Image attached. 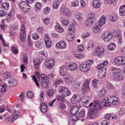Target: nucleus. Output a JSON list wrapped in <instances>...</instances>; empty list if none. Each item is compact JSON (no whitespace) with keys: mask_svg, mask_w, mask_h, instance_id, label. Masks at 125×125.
Wrapping results in <instances>:
<instances>
[{"mask_svg":"<svg viewBox=\"0 0 125 125\" xmlns=\"http://www.w3.org/2000/svg\"><path fill=\"white\" fill-rule=\"evenodd\" d=\"M114 62L117 65L123 66L125 65V57L123 56H119L115 58Z\"/></svg>","mask_w":125,"mask_h":125,"instance_id":"obj_1","label":"nucleus"},{"mask_svg":"<svg viewBox=\"0 0 125 125\" xmlns=\"http://www.w3.org/2000/svg\"><path fill=\"white\" fill-rule=\"evenodd\" d=\"M94 51L95 52L94 53V55H96L98 57L100 58L103 55L104 50L103 47L99 46L95 48Z\"/></svg>","mask_w":125,"mask_h":125,"instance_id":"obj_2","label":"nucleus"},{"mask_svg":"<svg viewBox=\"0 0 125 125\" xmlns=\"http://www.w3.org/2000/svg\"><path fill=\"white\" fill-rule=\"evenodd\" d=\"M107 99L108 102L113 105L118 104L119 101L117 100V97L115 96L108 95L107 97Z\"/></svg>","mask_w":125,"mask_h":125,"instance_id":"obj_3","label":"nucleus"},{"mask_svg":"<svg viewBox=\"0 0 125 125\" xmlns=\"http://www.w3.org/2000/svg\"><path fill=\"white\" fill-rule=\"evenodd\" d=\"M112 38V34L108 32L104 33L102 36V38L105 42H108Z\"/></svg>","mask_w":125,"mask_h":125,"instance_id":"obj_4","label":"nucleus"},{"mask_svg":"<svg viewBox=\"0 0 125 125\" xmlns=\"http://www.w3.org/2000/svg\"><path fill=\"white\" fill-rule=\"evenodd\" d=\"M67 69L70 71H74L77 69V64L73 62H70L67 65Z\"/></svg>","mask_w":125,"mask_h":125,"instance_id":"obj_5","label":"nucleus"},{"mask_svg":"<svg viewBox=\"0 0 125 125\" xmlns=\"http://www.w3.org/2000/svg\"><path fill=\"white\" fill-rule=\"evenodd\" d=\"M80 70L83 72L86 73L88 72L90 69V66L85 63H82L80 66Z\"/></svg>","mask_w":125,"mask_h":125,"instance_id":"obj_6","label":"nucleus"},{"mask_svg":"<svg viewBox=\"0 0 125 125\" xmlns=\"http://www.w3.org/2000/svg\"><path fill=\"white\" fill-rule=\"evenodd\" d=\"M60 92L63 96L66 97L70 95V91L66 87H63L60 90Z\"/></svg>","mask_w":125,"mask_h":125,"instance_id":"obj_7","label":"nucleus"},{"mask_svg":"<svg viewBox=\"0 0 125 125\" xmlns=\"http://www.w3.org/2000/svg\"><path fill=\"white\" fill-rule=\"evenodd\" d=\"M106 68H103L100 70L98 73V77L99 79L103 78L106 75Z\"/></svg>","mask_w":125,"mask_h":125,"instance_id":"obj_8","label":"nucleus"},{"mask_svg":"<svg viewBox=\"0 0 125 125\" xmlns=\"http://www.w3.org/2000/svg\"><path fill=\"white\" fill-rule=\"evenodd\" d=\"M90 81L88 80H86L85 81L84 83L82 85V90L83 93H85L87 90L89 88V84Z\"/></svg>","mask_w":125,"mask_h":125,"instance_id":"obj_9","label":"nucleus"},{"mask_svg":"<svg viewBox=\"0 0 125 125\" xmlns=\"http://www.w3.org/2000/svg\"><path fill=\"white\" fill-rule=\"evenodd\" d=\"M53 61L51 59H50L45 61V65L49 69H51L53 67Z\"/></svg>","mask_w":125,"mask_h":125,"instance_id":"obj_10","label":"nucleus"},{"mask_svg":"<svg viewBox=\"0 0 125 125\" xmlns=\"http://www.w3.org/2000/svg\"><path fill=\"white\" fill-rule=\"evenodd\" d=\"M80 100V97L78 95H73L71 99L72 103L74 104L77 103Z\"/></svg>","mask_w":125,"mask_h":125,"instance_id":"obj_11","label":"nucleus"},{"mask_svg":"<svg viewBox=\"0 0 125 125\" xmlns=\"http://www.w3.org/2000/svg\"><path fill=\"white\" fill-rule=\"evenodd\" d=\"M116 38L117 42L120 45L121 44L123 41L121 34L119 31H117L116 32Z\"/></svg>","mask_w":125,"mask_h":125,"instance_id":"obj_12","label":"nucleus"},{"mask_svg":"<svg viewBox=\"0 0 125 125\" xmlns=\"http://www.w3.org/2000/svg\"><path fill=\"white\" fill-rule=\"evenodd\" d=\"M95 22V20L87 19L85 21L84 24L86 27H89L92 26Z\"/></svg>","mask_w":125,"mask_h":125,"instance_id":"obj_13","label":"nucleus"},{"mask_svg":"<svg viewBox=\"0 0 125 125\" xmlns=\"http://www.w3.org/2000/svg\"><path fill=\"white\" fill-rule=\"evenodd\" d=\"M56 46L58 48L61 49H65L66 47V43L63 41H61L56 43Z\"/></svg>","mask_w":125,"mask_h":125,"instance_id":"obj_14","label":"nucleus"},{"mask_svg":"<svg viewBox=\"0 0 125 125\" xmlns=\"http://www.w3.org/2000/svg\"><path fill=\"white\" fill-rule=\"evenodd\" d=\"M44 40L46 47L48 48H50L52 45V43L49 37L46 36L44 38Z\"/></svg>","mask_w":125,"mask_h":125,"instance_id":"obj_15","label":"nucleus"},{"mask_svg":"<svg viewBox=\"0 0 125 125\" xmlns=\"http://www.w3.org/2000/svg\"><path fill=\"white\" fill-rule=\"evenodd\" d=\"M49 80L48 79L44 81L43 80L42 81H41V84L43 88L47 89L49 87V86L48 83Z\"/></svg>","mask_w":125,"mask_h":125,"instance_id":"obj_16","label":"nucleus"},{"mask_svg":"<svg viewBox=\"0 0 125 125\" xmlns=\"http://www.w3.org/2000/svg\"><path fill=\"white\" fill-rule=\"evenodd\" d=\"M67 71L66 67L65 66H62L60 68V73L61 75L64 76Z\"/></svg>","mask_w":125,"mask_h":125,"instance_id":"obj_17","label":"nucleus"},{"mask_svg":"<svg viewBox=\"0 0 125 125\" xmlns=\"http://www.w3.org/2000/svg\"><path fill=\"white\" fill-rule=\"evenodd\" d=\"M40 108L41 111L43 113L46 112L48 110V106L45 103H42L41 104Z\"/></svg>","mask_w":125,"mask_h":125,"instance_id":"obj_18","label":"nucleus"},{"mask_svg":"<svg viewBox=\"0 0 125 125\" xmlns=\"http://www.w3.org/2000/svg\"><path fill=\"white\" fill-rule=\"evenodd\" d=\"M90 99V97L87 96H84L82 97L81 98H80V101L82 102H83L84 104L88 103Z\"/></svg>","mask_w":125,"mask_h":125,"instance_id":"obj_19","label":"nucleus"},{"mask_svg":"<svg viewBox=\"0 0 125 125\" xmlns=\"http://www.w3.org/2000/svg\"><path fill=\"white\" fill-rule=\"evenodd\" d=\"M112 71L113 74V75H115L120 73L121 70L120 68L114 67L112 69Z\"/></svg>","mask_w":125,"mask_h":125,"instance_id":"obj_20","label":"nucleus"},{"mask_svg":"<svg viewBox=\"0 0 125 125\" xmlns=\"http://www.w3.org/2000/svg\"><path fill=\"white\" fill-rule=\"evenodd\" d=\"M80 107H79L75 105L74 106L70 111V113L73 115H75L79 111V109Z\"/></svg>","mask_w":125,"mask_h":125,"instance_id":"obj_21","label":"nucleus"},{"mask_svg":"<svg viewBox=\"0 0 125 125\" xmlns=\"http://www.w3.org/2000/svg\"><path fill=\"white\" fill-rule=\"evenodd\" d=\"M64 81L67 83H69L71 82L72 81L73 79L70 75H66L64 77Z\"/></svg>","mask_w":125,"mask_h":125,"instance_id":"obj_22","label":"nucleus"},{"mask_svg":"<svg viewBox=\"0 0 125 125\" xmlns=\"http://www.w3.org/2000/svg\"><path fill=\"white\" fill-rule=\"evenodd\" d=\"M94 107L97 110H100L102 108V106L100 104L99 100H96L95 101L94 104Z\"/></svg>","mask_w":125,"mask_h":125,"instance_id":"obj_23","label":"nucleus"},{"mask_svg":"<svg viewBox=\"0 0 125 125\" xmlns=\"http://www.w3.org/2000/svg\"><path fill=\"white\" fill-rule=\"evenodd\" d=\"M92 5L94 8H97L100 7L101 4L99 0H94Z\"/></svg>","mask_w":125,"mask_h":125,"instance_id":"obj_24","label":"nucleus"},{"mask_svg":"<svg viewBox=\"0 0 125 125\" xmlns=\"http://www.w3.org/2000/svg\"><path fill=\"white\" fill-rule=\"evenodd\" d=\"M55 30L59 33H62L64 31L63 29L59 24H57V25L54 28Z\"/></svg>","mask_w":125,"mask_h":125,"instance_id":"obj_25","label":"nucleus"},{"mask_svg":"<svg viewBox=\"0 0 125 125\" xmlns=\"http://www.w3.org/2000/svg\"><path fill=\"white\" fill-rule=\"evenodd\" d=\"M119 14L122 16L125 15V5L121 6L119 9Z\"/></svg>","mask_w":125,"mask_h":125,"instance_id":"obj_26","label":"nucleus"},{"mask_svg":"<svg viewBox=\"0 0 125 125\" xmlns=\"http://www.w3.org/2000/svg\"><path fill=\"white\" fill-rule=\"evenodd\" d=\"M101 26L99 25L95 24L93 28V30L94 32L95 33H97L99 31L101 28Z\"/></svg>","mask_w":125,"mask_h":125,"instance_id":"obj_27","label":"nucleus"},{"mask_svg":"<svg viewBox=\"0 0 125 125\" xmlns=\"http://www.w3.org/2000/svg\"><path fill=\"white\" fill-rule=\"evenodd\" d=\"M113 77L114 79L116 80L120 81L123 79V77L122 75L120 73L115 75H113Z\"/></svg>","mask_w":125,"mask_h":125,"instance_id":"obj_28","label":"nucleus"},{"mask_svg":"<svg viewBox=\"0 0 125 125\" xmlns=\"http://www.w3.org/2000/svg\"><path fill=\"white\" fill-rule=\"evenodd\" d=\"M75 28L72 25H70L69 26L68 31L70 34H74L75 32Z\"/></svg>","mask_w":125,"mask_h":125,"instance_id":"obj_29","label":"nucleus"},{"mask_svg":"<svg viewBox=\"0 0 125 125\" xmlns=\"http://www.w3.org/2000/svg\"><path fill=\"white\" fill-rule=\"evenodd\" d=\"M33 62L35 68L36 69L38 68L40 63L39 61L37 59L35 58L33 59Z\"/></svg>","mask_w":125,"mask_h":125,"instance_id":"obj_30","label":"nucleus"},{"mask_svg":"<svg viewBox=\"0 0 125 125\" xmlns=\"http://www.w3.org/2000/svg\"><path fill=\"white\" fill-rule=\"evenodd\" d=\"M106 90L105 89H102L98 91V96L99 97H103L105 94Z\"/></svg>","mask_w":125,"mask_h":125,"instance_id":"obj_31","label":"nucleus"},{"mask_svg":"<svg viewBox=\"0 0 125 125\" xmlns=\"http://www.w3.org/2000/svg\"><path fill=\"white\" fill-rule=\"evenodd\" d=\"M30 6L28 4V5L27 6L24 7L23 8L21 9V10L25 13H27L30 11Z\"/></svg>","mask_w":125,"mask_h":125,"instance_id":"obj_32","label":"nucleus"},{"mask_svg":"<svg viewBox=\"0 0 125 125\" xmlns=\"http://www.w3.org/2000/svg\"><path fill=\"white\" fill-rule=\"evenodd\" d=\"M105 17H101L99 21V25L101 26L104 24L105 22Z\"/></svg>","mask_w":125,"mask_h":125,"instance_id":"obj_33","label":"nucleus"},{"mask_svg":"<svg viewBox=\"0 0 125 125\" xmlns=\"http://www.w3.org/2000/svg\"><path fill=\"white\" fill-rule=\"evenodd\" d=\"M20 115V113L18 111H16L15 110H14V112L12 114L14 118L15 119H17L19 116Z\"/></svg>","mask_w":125,"mask_h":125,"instance_id":"obj_34","label":"nucleus"},{"mask_svg":"<svg viewBox=\"0 0 125 125\" xmlns=\"http://www.w3.org/2000/svg\"><path fill=\"white\" fill-rule=\"evenodd\" d=\"M116 47L115 44L114 43H111L108 47V50L110 51L114 50Z\"/></svg>","mask_w":125,"mask_h":125,"instance_id":"obj_35","label":"nucleus"},{"mask_svg":"<svg viewBox=\"0 0 125 125\" xmlns=\"http://www.w3.org/2000/svg\"><path fill=\"white\" fill-rule=\"evenodd\" d=\"M73 35L70 34L66 37V39L67 41L69 42H72L73 41L74 37Z\"/></svg>","mask_w":125,"mask_h":125,"instance_id":"obj_36","label":"nucleus"},{"mask_svg":"<svg viewBox=\"0 0 125 125\" xmlns=\"http://www.w3.org/2000/svg\"><path fill=\"white\" fill-rule=\"evenodd\" d=\"M28 3H27L26 1L20 2L19 4V7L20 10L24 7L27 6L28 5Z\"/></svg>","mask_w":125,"mask_h":125,"instance_id":"obj_37","label":"nucleus"},{"mask_svg":"<svg viewBox=\"0 0 125 125\" xmlns=\"http://www.w3.org/2000/svg\"><path fill=\"white\" fill-rule=\"evenodd\" d=\"M10 74V73L9 72H6L3 74L2 76L5 79V81L6 80V79H8L9 78Z\"/></svg>","mask_w":125,"mask_h":125,"instance_id":"obj_38","label":"nucleus"},{"mask_svg":"<svg viewBox=\"0 0 125 125\" xmlns=\"http://www.w3.org/2000/svg\"><path fill=\"white\" fill-rule=\"evenodd\" d=\"M20 38L21 41L24 42L26 41V36L25 33L21 32L20 36Z\"/></svg>","mask_w":125,"mask_h":125,"instance_id":"obj_39","label":"nucleus"},{"mask_svg":"<svg viewBox=\"0 0 125 125\" xmlns=\"http://www.w3.org/2000/svg\"><path fill=\"white\" fill-rule=\"evenodd\" d=\"M75 16L76 18L78 20H81L82 18V15L79 12H77L75 13Z\"/></svg>","mask_w":125,"mask_h":125,"instance_id":"obj_40","label":"nucleus"},{"mask_svg":"<svg viewBox=\"0 0 125 125\" xmlns=\"http://www.w3.org/2000/svg\"><path fill=\"white\" fill-rule=\"evenodd\" d=\"M98 116V115L97 113H95L92 115H90L87 117L86 119H93L96 118Z\"/></svg>","mask_w":125,"mask_h":125,"instance_id":"obj_41","label":"nucleus"},{"mask_svg":"<svg viewBox=\"0 0 125 125\" xmlns=\"http://www.w3.org/2000/svg\"><path fill=\"white\" fill-rule=\"evenodd\" d=\"M22 60L24 64H27L28 61V58L27 54H23Z\"/></svg>","mask_w":125,"mask_h":125,"instance_id":"obj_42","label":"nucleus"},{"mask_svg":"<svg viewBox=\"0 0 125 125\" xmlns=\"http://www.w3.org/2000/svg\"><path fill=\"white\" fill-rule=\"evenodd\" d=\"M118 18L117 16L116 15H113L111 16L110 17V21H114L117 20Z\"/></svg>","mask_w":125,"mask_h":125,"instance_id":"obj_43","label":"nucleus"},{"mask_svg":"<svg viewBox=\"0 0 125 125\" xmlns=\"http://www.w3.org/2000/svg\"><path fill=\"white\" fill-rule=\"evenodd\" d=\"M74 55L75 57L78 59L82 58L83 56L81 54L78 53L76 52L74 53Z\"/></svg>","mask_w":125,"mask_h":125,"instance_id":"obj_44","label":"nucleus"},{"mask_svg":"<svg viewBox=\"0 0 125 125\" xmlns=\"http://www.w3.org/2000/svg\"><path fill=\"white\" fill-rule=\"evenodd\" d=\"M62 23L65 26H67L69 24V21L67 19H63L61 21Z\"/></svg>","mask_w":125,"mask_h":125,"instance_id":"obj_45","label":"nucleus"},{"mask_svg":"<svg viewBox=\"0 0 125 125\" xmlns=\"http://www.w3.org/2000/svg\"><path fill=\"white\" fill-rule=\"evenodd\" d=\"M85 114V111L84 109H82L79 112L78 115L81 117H83L84 116Z\"/></svg>","mask_w":125,"mask_h":125,"instance_id":"obj_46","label":"nucleus"},{"mask_svg":"<svg viewBox=\"0 0 125 125\" xmlns=\"http://www.w3.org/2000/svg\"><path fill=\"white\" fill-rule=\"evenodd\" d=\"M14 119L13 115H10L7 118V120L9 122L11 123H12L13 122Z\"/></svg>","mask_w":125,"mask_h":125,"instance_id":"obj_47","label":"nucleus"},{"mask_svg":"<svg viewBox=\"0 0 125 125\" xmlns=\"http://www.w3.org/2000/svg\"><path fill=\"white\" fill-rule=\"evenodd\" d=\"M54 94V91L52 89L48 90L47 92V95L49 97H52Z\"/></svg>","mask_w":125,"mask_h":125,"instance_id":"obj_48","label":"nucleus"},{"mask_svg":"<svg viewBox=\"0 0 125 125\" xmlns=\"http://www.w3.org/2000/svg\"><path fill=\"white\" fill-rule=\"evenodd\" d=\"M59 5V2L58 1H55L53 2V6L54 9H56L58 8Z\"/></svg>","mask_w":125,"mask_h":125,"instance_id":"obj_49","label":"nucleus"},{"mask_svg":"<svg viewBox=\"0 0 125 125\" xmlns=\"http://www.w3.org/2000/svg\"><path fill=\"white\" fill-rule=\"evenodd\" d=\"M80 3L81 4L80 7L81 8H84L86 7V4L84 0H81Z\"/></svg>","mask_w":125,"mask_h":125,"instance_id":"obj_50","label":"nucleus"},{"mask_svg":"<svg viewBox=\"0 0 125 125\" xmlns=\"http://www.w3.org/2000/svg\"><path fill=\"white\" fill-rule=\"evenodd\" d=\"M78 119L79 118L76 115L72 116L70 117V119L74 122H76L78 120Z\"/></svg>","mask_w":125,"mask_h":125,"instance_id":"obj_51","label":"nucleus"},{"mask_svg":"<svg viewBox=\"0 0 125 125\" xmlns=\"http://www.w3.org/2000/svg\"><path fill=\"white\" fill-rule=\"evenodd\" d=\"M9 6V4L8 2L3 3L2 5V8L6 10L8 9Z\"/></svg>","mask_w":125,"mask_h":125,"instance_id":"obj_52","label":"nucleus"},{"mask_svg":"<svg viewBox=\"0 0 125 125\" xmlns=\"http://www.w3.org/2000/svg\"><path fill=\"white\" fill-rule=\"evenodd\" d=\"M63 82V80L61 79H57L54 82V84L58 85L62 83Z\"/></svg>","mask_w":125,"mask_h":125,"instance_id":"obj_53","label":"nucleus"},{"mask_svg":"<svg viewBox=\"0 0 125 125\" xmlns=\"http://www.w3.org/2000/svg\"><path fill=\"white\" fill-rule=\"evenodd\" d=\"M41 7V4L40 3H37L35 5V9L37 11H39Z\"/></svg>","mask_w":125,"mask_h":125,"instance_id":"obj_54","label":"nucleus"},{"mask_svg":"<svg viewBox=\"0 0 125 125\" xmlns=\"http://www.w3.org/2000/svg\"><path fill=\"white\" fill-rule=\"evenodd\" d=\"M62 95H58L57 96V99L61 102H63L65 100V98Z\"/></svg>","mask_w":125,"mask_h":125,"instance_id":"obj_55","label":"nucleus"},{"mask_svg":"<svg viewBox=\"0 0 125 125\" xmlns=\"http://www.w3.org/2000/svg\"><path fill=\"white\" fill-rule=\"evenodd\" d=\"M12 52L14 54H17L18 53V51L14 46H12L11 49Z\"/></svg>","mask_w":125,"mask_h":125,"instance_id":"obj_56","label":"nucleus"},{"mask_svg":"<svg viewBox=\"0 0 125 125\" xmlns=\"http://www.w3.org/2000/svg\"><path fill=\"white\" fill-rule=\"evenodd\" d=\"M88 19L95 20L94 15L93 13H90L88 14Z\"/></svg>","mask_w":125,"mask_h":125,"instance_id":"obj_57","label":"nucleus"},{"mask_svg":"<svg viewBox=\"0 0 125 125\" xmlns=\"http://www.w3.org/2000/svg\"><path fill=\"white\" fill-rule=\"evenodd\" d=\"M84 50V48L83 45H80L78 47L77 50L78 52H82Z\"/></svg>","mask_w":125,"mask_h":125,"instance_id":"obj_58","label":"nucleus"},{"mask_svg":"<svg viewBox=\"0 0 125 125\" xmlns=\"http://www.w3.org/2000/svg\"><path fill=\"white\" fill-rule=\"evenodd\" d=\"M72 5L73 7H76L78 6L79 2L77 0H75L72 2Z\"/></svg>","mask_w":125,"mask_h":125,"instance_id":"obj_59","label":"nucleus"},{"mask_svg":"<svg viewBox=\"0 0 125 125\" xmlns=\"http://www.w3.org/2000/svg\"><path fill=\"white\" fill-rule=\"evenodd\" d=\"M50 9L49 8L47 7L44 8L43 10V13L44 14H47L50 12Z\"/></svg>","mask_w":125,"mask_h":125,"instance_id":"obj_60","label":"nucleus"},{"mask_svg":"<svg viewBox=\"0 0 125 125\" xmlns=\"http://www.w3.org/2000/svg\"><path fill=\"white\" fill-rule=\"evenodd\" d=\"M102 104L103 105L105 106H109L110 105V103L106 102L105 100H103L102 102Z\"/></svg>","mask_w":125,"mask_h":125,"instance_id":"obj_61","label":"nucleus"},{"mask_svg":"<svg viewBox=\"0 0 125 125\" xmlns=\"http://www.w3.org/2000/svg\"><path fill=\"white\" fill-rule=\"evenodd\" d=\"M95 109L93 108H91L89 111L88 115L89 116L95 114Z\"/></svg>","mask_w":125,"mask_h":125,"instance_id":"obj_62","label":"nucleus"},{"mask_svg":"<svg viewBox=\"0 0 125 125\" xmlns=\"http://www.w3.org/2000/svg\"><path fill=\"white\" fill-rule=\"evenodd\" d=\"M50 19L49 18H45L43 20L44 23L46 25L49 24L50 22Z\"/></svg>","mask_w":125,"mask_h":125,"instance_id":"obj_63","label":"nucleus"},{"mask_svg":"<svg viewBox=\"0 0 125 125\" xmlns=\"http://www.w3.org/2000/svg\"><path fill=\"white\" fill-rule=\"evenodd\" d=\"M39 35L36 33H34L32 34V37L34 40H37L39 38Z\"/></svg>","mask_w":125,"mask_h":125,"instance_id":"obj_64","label":"nucleus"}]
</instances>
